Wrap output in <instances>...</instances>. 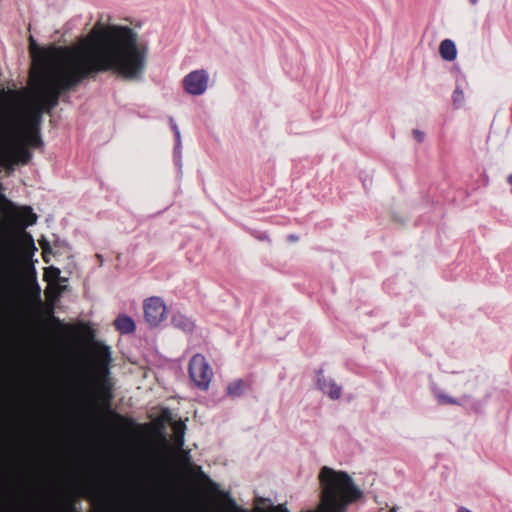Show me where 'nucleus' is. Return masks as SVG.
Here are the masks:
<instances>
[{"label":"nucleus","mask_w":512,"mask_h":512,"mask_svg":"<svg viewBox=\"0 0 512 512\" xmlns=\"http://www.w3.org/2000/svg\"><path fill=\"white\" fill-rule=\"evenodd\" d=\"M142 26L141 22L98 21L76 44L61 48L43 63L34 64L32 91L21 114L19 131L7 128L0 132V166L12 169L15 164H27L31 160L27 146L42 145L37 129L42 112L57 106L60 94L83 79L111 72L128 81H141L150 54Z\"/></svg>","instance_id":"1"},{"label":"nucleus","mask_w":512,"mask_h":512,"mask_svg":"<svg viewBox=\"0 0 512 512\" xmlns=\"http://www.w3.org/2000/svg\"><path fill=\"white\" fill-rule=\"evenodd\" d=\"M77 359L84 376L93 384L103 386L109 372L110 349L99 343H92L89 353L80 351L77 353Z\"/></svg>","instance_id":"2"},{"label":"nucleus","mask_w":512,"mask_h":512,"mask_svg":"<svg viewBox=\"0 0 512 512\" xmlns=\"http://www.w3.org/2000/svg\"><path fill=\"white\" fill-rule=\"evenodd\" d=\"M20 260L17 238L8 235L0 239V269L6 279H12L17 275V265Z\"/></svg>","instance_id":"3"},{"label":"nucleus","mask_w":512,"mask_h":512,"mask_svg":"<svg viewBox=\"0 0 512 512\" xmlns=\"http://www.w3.org/2000/svg\"><path fill=\"white\" fill-rule=\"evenodd\" d=\"M188 373L195 387L203 391L209 389L214 372L204 355L195 354L192 356L188 364Z\"/></svg>","instance_id":"4"},{"label":"nucleus","mask_w":512,"mask_h":512,"mask_svg":"<svg viewBox=\"0 0 512 512\" xmlns=\"http://www.w3.org/2000/svg\"><path fill=\"white\" fill-rule=\"evenodd\" d=\"M144 321L150 328L159 327L166 319L168 307L164 299L152 296L143 302Z\"/></svg>","instance_id":"5"},{"label":"nucleus","mask_w":512,"mask_h":512,"mask_svg":"<svg viewBox=\"0 0 512 512\" xmlns=\"http://www.w3.org/2000/svg\"><path fill=\"white\" fill-rule=\"evenodd\" d=\"M181 83L186 94L201 96L209 89L210 74L206 69H195L187 73Z\"/></svg>","instance_id":"6"},{"label":"nucleus","mask_w":512,"mask_h":512,"mask_svg":"<svg viewBox=\"0 0 512 512\" xmlns=\"http://www.w3.org/2000/svg\"><path fill=\"white\" fill-rule=\"evenodd\" d=\"M316 384L317 387L330 399H340L342 395V387L332 378L325 376L323 372H319L317 374Z\"/></svg>","instance_id":"7"},{"label":"nucleus","mask_w":512,"mask_h":512,"mask_svg":"<svg viewBox=\"0 0 512 512\" xmlns=\"http://www.w3.org/2000/svg\"><path fill=\"white\" fill-rule=\"evenodd\" d=\"M68 329L74 334L73 340L76 344H90L93 340V331L86 324L70 325Z\"/></svg>","instance_id":"8"},{"label":"nucleus","mask_w":512,"mask_h":512,"mask_svg":"<svg viewBox=\"0 0 512 512\" xmlns=\"http://www.w3.org/2000/svg\"><path fill=\"white\" fill-rule=\"evenodd\" d=\"M171 323L175 328L186 333L193 331L195 327L194 321L182 312L173 313Z\"/></svg>","instance_id":"9"},{"label":"nucleus","mask_w":512,"mask_h":512,"mask_svg":"<svg viewBox=\"0 0 512 512\" xmlns=\"http://www.w3.org/2000/svg\"><path fill=\"white\" fill-rule=\"evenodd\" d=\"M44 278H45V280H47L49 282V285H50L49 291H48L49 294H52V292L54 290H56L55 296H57L58 294H60L62 292V288L59 287V285L57 284V281L60 278V270L58 268L53 267V266L46 268L45 273H44Z\"/></svg>","instance_id":"10"},{"label":"nucleus","mask_w":512,"mask_h":512,"mask_svg":"<svg viewBox=\"0 0 512 512\" xmlns=\"http://www.w3.org/2000/svg\"><path fill=\"white\" fill-rule=\"evenodd\" d=\"M439 54L445 61H454L457 57L456 44L451 39L443 40L439 45Z\"/></svg>","instance_id":"11"},{"label":"nucleus","mask_w":512,"mask_h":512,"mask_svg":"<svg viewBox=\"0 0 512 512\" xmlns=\"http://www.w3.org/2000/svg\"><path fill=\"white\" fill-rule=\"evenodd\" d=\"M116 329L122 334L133 333L136 329L134 320L125 315H119L114 321Z\"/></svg>","instance_id":"12"},{"label":"nucleus","mask_w":512,"mask_h":512,"mask_svg":"<svg viewBox=\"0 0 512 512\" xmlns=\"http://www.w3.org/2000/svg\"><path fill=\"white\" fill-rule=\"evenodd\" d=\"M245 391V383L240 380H234L230 382L226 387L227 395L232 398L240 397Z\"/></svg>","instance_id":"13"},{"label":"nucleus","mask_w":512,"mask_h":512,"mask_svg":"<svg viewBox=\"0 0 512 512\" xmlns=\"http://www.w3.org/2000/svg\"><path fill=\"white\" fill-rule=\"evenodd\" d=\"M434 395L441 405H447V404H453V405H460V402L454 398L446 394L444 391H442L439 388L434 389Z\"/></svg>","instance_id":"14"},{"label":"nucleus","mask_w":512,"mask_h":512,"mask_svg":"<svg viewBox=\"0 0 512 512\" xmlns=\"http://www.w3.org/2000/svg\"><path fill=\"white\" fill-rule=\"evenodd\" d=\"M184 430H185V425L183 422L177 421L173 424V432H174V436H175V441L179 445H183Z\"/></svg>","instance_id":"15"},{"label":"nucleus","mask_w":512,"mask_h":512,"mask_svg":"<svg viewBox=\"0 0 512 512\" xmlns=\"http://www.w3.org/2000/svg\"><path fill=\"white\" fill-rule=\"evenodd\" d=\"M21 218L26 225H33L36 223L37 216L31 211V209L25 208L21 213Z\"/></svg>","instance_id":"16"},{"label":"nucleus","mask_w":512,"mask_h":512,"mask_svg":"<svg viewBox=\"0 0 512 512\" xmlns=\"http://www.w3.org/2000/svg\"><path fill=\"white\" fill-rule=\"evenodd\" d=\"M453 101L456 105H460L464 101V93L459 88H457L454 92Z\"/></svg>","instance_id":"17"},{"label":"nucleus","mask_w":512,"mask_h":512,"mask_svg":"<svg viewBox=\"0 0 512 512\" xmlns=\"http://www.w3.org/2000/svg\"><path fill=\"white\" fill-rule=\"evenodd\" d=\"M40 247L42 248L44 253H47L50 251V245L49 242L46 239H42L39 241Z\"/></svg>","instance_id":"18"},{"label":"nucleus","mask_w":512,"mask_h":512,"mask_svg":"<svg viewBox=\"0 0 512 512\" xmlns=\"http://www.w3.org/2000/svg\"><path fill=\"white\" fill-rule=\"evenodd\" d=\"M413 135L419 142H422L425 137V134L419 130H414Z\"/></svg>","instance_id":"19"},{"label":"nucleus","mask_w":512,"mask_h":512,"mask_svg":"<svg viewBox=\"0 0 512 512\" xmlns=\"http://www.w3.org/2000/svg\"><path fill=\"white\" fill-rule=\"evenodd\" d=\"M228 504H229V506H230L232 509H234V510H237V509H238L237 504H236V502H235V500H234V499H229V500H228Z\"/></svg>","instance_id":"20"},{"label":"nucleus","mask_w":512,"mask_h":512,"mask_svg":"<svg viewBox=\"0 0 512 512\" xmlns=\"http://www.w3.org/2000/svg\"><path fill=\"white\" fill-rule=\"evenodd\" d=\"M457 512H475V511L469 509L468 507L460 506V507H458Z\"/></svg>","instance_id":"21"},{"label":"nucleus","mask_w":512,"mask_h":512,"mask_svg":"<svg viewBox=\"0 0 512 512\" xmlns=\"http://www.w3.org/2000/svg\"><path fill=\"white\" fill-rule=\"evenodd\" d=\"M174 131H175L178 141L180 142V131L176 125L174 126Z\"/></svg>","instance_id":"22"},{"label":"nucleus","mask_w":512,"mask_h":512,"mask_svg":"<svg viewBox=\"0 0 512 512\" xmlns=\"http://www.w3.org/2000/svg\"><path fill=\"white\" fill-rule=\"evenodd\" d=\"M29 242L33 246V248L35 249L34 242H33V239L31 237H29Z\"/></svg>","instance_id":"23"},{"label":"nucleus","mask_w":512,"mask_h":512,"mask_svg":"<svg viewBox=\"0 0 512 512\" xmlns=\"http://www.w3.org/2000/svg\"><path fill=\"white\" fill-rule=\"evenodd\" d=\"M478 0H471L473 4H476Z\"/></svg>","instance_id":"24"}]
</instances>
